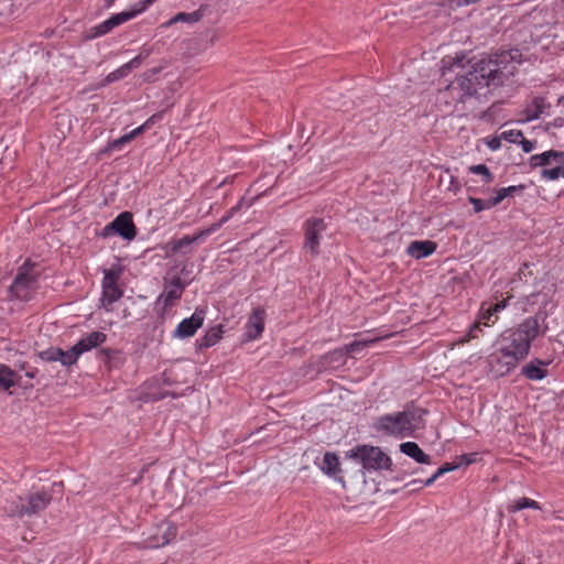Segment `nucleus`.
Here are the masks:
<instances>
[{
    "label": "nucleus",
    "instance_id": "9d476101",
    "mask_svg": "<svg viewBox=\"0 0 564 564\" xmlns=\"http://www.w3.org/2000/svg\"><path fill=\"white\" fill-rule=\"evenodd\" d=\"M176 534L177 528L174 523L162 521L143 532L144 544L149 549H159L174 540Z\"/></svg>",
    "mask_w": 564,
    "mask_h": 564
},
{
    "label": "nucleus",
    "instance_id": "0e129e2a",
    "mask_svg": "<svg viewBox=\"0 0 564 564\" xmlns=\"http://www.w3.org/2000/svg\"><path fill=\"white\" fill-rule=\"evenodd\" d=\"M36 373H37V370H36V369H33V370H29V371H26V372H25V376H26L28 378H30V379H33V378H35Z\"/></svg>",
    "mask_w": 564,
    "mask_h": 564
},
{
    "label": "nucleus",
    "instance_id": "c9c22d12",
    "mask_svg": "<svg viewBox=\"0 0 564 564\" xmlns=\"http://www.w3.org/2000/svg\"><path fill=\"white\" fill-rule=\"evenodd\" d=\"M527 508H530V509H533V510H541V506L538 501L531 499V498H528V497H522V498H519L517 500H514L510 506H509V511L510 512H517V511H520V510H523V509H527Z\"/></svg>",
    "mask_w": 564,
    "mask_h": 564
},
{
    "label": "nucleus",
    "instance_id": "ddd939ff",
    "mask_svg": "<svg viewBox=\"0 0 564 564\" xmlns=\"http://www.w3.org/2000/svg\"><path fill=\"white\" fill-rule=\"evenodd\" d=\"M327 225L323 218L311 217L304 224V249H307L313 257L319 254L321 237Z\"/></svg>",
    "mask_w": 564,
    "mask_h": 564
},
{
    "label": "nucleus",
    "instance_id": "f257e3e1",
    "mask_svg": "<svg viewBox=\"0 0 564 564\" xmlns=\"http://www.w3.org/2000/svg\"><path fill=\"white\" fill-rule=\"evenodd\" d=\"M427 414V410L414 402H409L402 411L377 417L373 427L377 432L395 438L411 437L415 431L425 427V416Z\"/></svg>",
    "mask_w": 564,
    "mask_h": 564
},
{
    "label": "nucleus",
    "instance_id": "393cba45",
    "mask_svg": "<svg viewBox=\"0 0 564 564\" xmlns=\"http://www.w3.org/2000/svg\"><path fill=\"white\" fill-rule=\"evenodd\" d=\"M107 340V335L99 330H94L87 333L84 337H82L75 345L78 348L79 352L83 355L85 352L90 351L94 348H97L105 344Z\"/></svg>",
    "mask_w": 564,
    "mask_h": 564
},
{
    "label": "nucleus",
    "instance_id": "58836bf2",
    "mask_svg": "<svg viewBox=\"0 0 564 564\" xmlns=\"http://www.w3.org/2000/svg\"><path fill=\"white\" fill-rule=\"evenodd\" d=\"M61 348L50 347L39 352V357L44 361H59Z\"/></svg>",
    "mask_w": 564,
    "mask_h": 564
},
{
    "label": "nucleus",
    "instance_id": "e2e57ef3",
    "mask_svg": "<svg viewBox=\"0 0 564 564\" xmlns=\"http://www.w3.org/2000/svg\"><path fill=\"white\" fill-rule=\"evenodd\" d=\"M436 481V479L431 476L430 478H427L426 480H423L422 482V487H430L432 486L434 482Z\"/></svg>",
    "mask_w": 564,
    "mask_h": 564
},
{
    "label": "nucleus",
    "instance_id": "37998d69",
    "mask_svg": "<svg viewBox=\"0 0 564 564\" xmlns=\"http://www.w3.org/2000/svg\"><path fill=\"white\" fill-rule=\"evenodd\" d=\"M501 141H502L501 134L487 137L484 139V143L492 152L498 151L501 148Z\"/></svg>",
    "mask_w": 564,
    "mask_h": 564
},
{
    "label": "nucleus",
    "instance_id": "6ab92c4d",
    "mask_svg": "<svg viewBox=\"0 0 564 564\" xmlns=\"http://www.w3.org/2000/svg\"><path fill=\"white\" fill-rule=\"evenodd\" d=\"M156 1L158 0H140L132 4L130 10L111 14L109 19L113 29L145 12Z\"/></svg>",
    "mask_w": 564,
    "mask_h": 564
},
{
    "label": "nucleus",
    "instance_id": "de8ad7c7",
    "mask_svg": "<svg viewBox=\"0 0 564 564\" xmlns=\"http://www.w3.org/2000/svg\"><path fill=\"white\" fill-rule=\"evenodd\" d=\"M521 145V149L524 153H530L532 152L534 149H535V144L536 142L535 141H531V140H528L525 139L523 135L522 138L519 140V143Z\"/></svg>",
    "mask_w": 564,
    "mask_h": 564
},
{
    "label": "nucleus",
    "instance_id": "b1692460",
    "mask_svg": "<svg viewBox=\"0 0 564 564\" xmlns=\"http://www.w3.org/2000/svg\"><path fill=\"white\" fill-rule=\"evenodd\" d=\"M224 335V326L221 324L215 325L208 328L200 337L195 341L197 350H204L215 346Z\"/></svg>",
    "mask_w": 564,
    "mask_h": 564
},
{
    "label": "nucleus",
    "instance_id": "a211bd4d",
    "mask_svg": "<svg viewBox=\"0 0 564 564\" xmlns=\"http://www.w3.org/2000/svg\"><path fill=\"white\" fill-rule=\"evenodd\" d=\"M111 228H115L116 235L128 241L133 240L137 236V227L133 223V216L130 212L120 213L111 221Z\"/></svg>",
    "mask_w": 564,
    "mask_h": 564
},
{
    "label": "nucleus",
    "instance_id": "338daca9",
    "mask_svg": "<svg viewBox=\"0 0 564 564\" xmlns=\"http://www.w3.org/2000/svg\"><path fill=\"white\" fill-rule=\"evenodd\" d=\"M181 273L184 275V279H186V280L191 279V278L188 276L189 272L187 271L186 267H183V268L181 269Z\"/></svg>",
    "mask_w": 564,
    "mask_h": 564
},
{
    "label": "nucleus",
    "instance_id": "f3484780",
    "mask_svg": "<svg viewBox=\"0 0 564 564\" xmlns=\"http://www.w3.org/2000/svg\"><path fill=\"white\" fill-rule=\"evenodd\" d=\"M265 310L261 306L252 310L245 325L243 337L246 341L256 340L262 336L265 325Z\"/></svg>",
    "mask_w": 564,
    "mask_h": 564
},
{
    "label": "nucleus",
    "instance_id": "4468645a",
    "mask_svg": "<svg viewBox=\"0 0 564 564\" xmlns=\"http://www.w3.org/2000/svg\"><path fill=\"white\" fill-rule=\"evenodd\" d=\"M555 292L556 286L554 283H545L539 290L527 296V304L530 306H538L539 315H543V318H545L555 307V304L553 303Z\"/></svg>",
    "mask_w": 564,
    "mask_h": 564
},
{
    "label": "nucleus",
    "instance_id": "bf43d9fd",
    "mask_svg": "<svg viewBox=\"0 0 564 564\" xmlns=\"http://www.w3.org/2000/svg\"><path fill=\"white\" fill-rule=\"evenodd\" d=\"M480 332H481L480 324L475 323L469 327L467 334H471L473 339H475L478 337V333H480Z\"/></svg>",
    "mask_w": 564,
    "mask_h": 564
},
{
    "label": "nucleus",
    "instance_id": "4d7b16f0",
    "mask_svg": "<svg viewBox=\"0 0 564 564\" xmlns=\"http://www.w3.org/2000/svg\"><path fill=\"white\" fill-rule=\"evenodd\" d=\"M366 345V341H352L349 345H347V351H356L359 348H364Z\"/></svg>",
    "mask_w": 564,
    "mask_h": 564
},
{
    "label": "nucleus",
    "instance_id": "69168bd1",
    "mask_svg": "<svg viewBox=\"0 0 564 564\" xmlns=\"http://www.w3.org/2000/svg\"><path fill=\"white\" fill-rule=\"evenodd\" d=\"M444 475V469L441 467L432 475L435 479H438L441 476Z\"/></svg>",
    "mask_w": 564,
    "mask_h": 564
},
{
    "label": "nucleus",
    "instance_id": "dca6fc26",
    "mask_svg": "<svg viewBox=\"0 0 564 564\" xmlns=\"http://www.w3.org/2000/svg\"><path fill=\"white\" fill-rule=\"evenodd\" d=\"M205 321V314L203 311H195L189 317L182 319L174 332L172 333L173 338L181 340L193 337L196 332L203 326Z\"/></svg>",
    "mask_w": 564,
    "mask_h": 564
},
{
    "label": "nucleus",
    "instance_id": "2eb2a0df",
    "mask_svg": "<svg viewBox=\"0 0 564 564\" xmlns=\"http://www.w3.org/2000/svg\"><path fill=\"white\" fill-rule=\"evenodd\" d=\"M213 229H205L197 231L194 236L185 235L182 238H173L165 246V256L173 257L175 254L187 256L192 252V245L202 238L209 236Z\"/></svg>",
    "mask_w": 564,
    "mask_h": 564
},
{
    "label": "nucleus",
    "instance_id": "603ef678",
    "mask_svg": "<svg viewBox=\"0 0 564 564\" xmlns=\"http://www.w3.org/2000/svg\"><path fill=\"white\" fill-rule=\"evenodd\" d=\"M96 235L101 238H108L112 235H116V232H115V228H111V223H109Z\"/></svg>",
    "mask_w": 564,
    "mask_h": 564
},
{
    "label": "nucleus",
    "instance_id": "8fccbe9b",
    "mask_svg": "<svg viewBox=\"0 0 564 564\" xmlns=\"http://www.w3.org/2000/svg\"><path fill=\"white\" fill-rule=\"evenodd\" d=\"M479 0H448V6L451 9H455V8H459V7L469 6V4L476 3Z\"/></svg>",
    "mask_w": 564,
    "mask_h": 564
},
{
    "label": "nucleus",
    "instance_id": "7c9ffc66",
    "mask_svg": "<svg viewBox=\"0 0 564 564\" xmlns=\"http://www.w3.org/2000/svg\"><path fill=\"white\" fill-rule=\"evenodd\" d=\"M99 358L104 361L105 366L109 369L112 366H119L124 362V357L122 356V351L113 348H101L98 351Z\"/></svg>",
    "mask_w": 564,
    "mask_h": 564
},
{
    "label": "nucleus",
    "instance_id": "aec40b11",
    "mask_svg": "<svg viewBox=\"0 0 564 564\" xmlns=\"http://www.w3.org/2000/svg\"><path fill=\"white\" fill-rule=\"evenodd\" d=\"M550 361L534 358L521 368V375L530 381H541L547 377Z\"/></svg>",
    "mask_w": 564,
    "mask_h": 564
},
{
    "label": "nucleus",
    "instance_id": "f704fd0d",
    "mask_svg": "<svg viewBox=\"0 0 564 564\" xmlns=\"http://www.w3.org/2000/svg\"><path fill=\"white\" fill-rule=\"evenodd\" d=\"M80 356L82 354L79 352L76 345L72 346V348L68 350H63L61 348L59 362L64 367H70L77 364Z\"/></svg>",
    "mask_w": 564,
    "mask_h": 564
},
{
    "label": "nucleus",
    "instance_id": "cd10ccee",
    "mask_svg": "<svg viewBox=\"0 0 564 564\" xmlns=\"http://www.w3.org/2000/svg\"><path fill=\"white\" fill-rule=\"evenodd\" d=\"M400 452L419 464H431V456L424 453L415 442L409 441L400 444Z\"/></svg>",
    "mask_w": 564,
    "mask_h": 564
},
{
    "label": "nucleus",
    "instance_id": "680f3d73",
    "mask_svg": "<svg viewBox=\"0 0 564 564\" xmlns=\"http://www.w3.org/2000/svg\"><path fill=\"white\" fill-rule=\"evenodd\" d=\"M459 465L458 464H455V465H452L449 463H446L444 464L441 468L444 469V474L446 473H449V471H453L455 470L456 468H458Z\"/></svg>",
    "mask_w": 564,
    "mask_h": 564
},
{
    "label": "nucleus",
    "instance_id": "0eeeda50",
    "mask_svg": "<svg viewBox=\"0 0 564 564\" xmlns=\"http://www.w3.org/2000/svg\"><path fill=\"white\" fill-rule=\"evenodd\" d=\"M529 165L531 169L544 167L541 171V178L544 181L564 178V151L549 150L531 155Z\"/></svg>",
    "mask_w": 564,
    "mask_h": 564
},
{
    "label": "nucleus",
    "instance_id": "5701e85b",
    "mask_svg": "<svg viewBox=\"0 0 564 564\" xmlns=\"http://www.w3.org/2000/svg\"><path fill=\"white\" fill-rule=\"evenodd\" d=\"M52 501V496L47 491H40L29 496L28 505L24 506L25 514L32 516L47 508Z\"/></svg>",
    "mask_w": 564,
    "mask_h": 564
},
{
    "label": "nucleus",
    "instance_id": "3c124183",
    "mask_svg": "<svg viewBox=\"0 0 564 564\" xmlns=\"http://www.w3.org/2000/svg\"><path fill=\"white\" fill-rule=\"evenodd\" d=\"M164 398V393L162 392H143V397H142V400L145 401V402H149V401H156V400H161Z\"/></svg>",
    "mask_w": 564,
    "mask_h": 564
},
{
    "label": "nucleus",
    "instance_id": "6e6d98bb",
    "mask_svg": "<svg viewBox=\"0 0 564 564\" xmlns=\"http://www.w3.org/2000/svg\"><path fill=\"white\" fill-rule=\"evenodd\" d=\"M130 141H131V138H129V133H126L122 137L116 139L111 143V147L115 148V149H119L123 143H127V142H130Z\"/></svg>",
    "mask_w": 564,
    "mask_h": 564
},
{
    "label": "nucleus",
    "instance_id": "864d4df0",
    "mask_svg": "<svg viewBox=\"0 0 564 564\" xmlns=\"http://www.w3.org/2000/svg\"><path fill=\"white\" fill-rule=\"evenodd\" d=\"M142 57L141 55L134 56L129 62L124 63V65L128 67V70L131 73L132 69L138 68L141 65Z\"/></svg>",
    "mask_w": 564,
    "mask_h": 564
},
{
    "label": "nucleus",
    "instance_id": "4be33fe9",
    "mask_svg": "<svg viewBox=\"0 0 564 564\" xmlns=\"http://www.w3.org/2000/svg\"><path fill=\"white\" fill-rule=\"evenodd\" d=\"M437 243L432 240H414L406 248V253L413 259L420 260L435 252Z\"/></svg>",
    "mask_w": 564,
    "mask_h": 564
},
{
    "label": "nucleus",
    "instance_id": "72a5a7b5",
    "mask_svg": "<svg viewBox=\"0 0 564 564\" xmlns=\"http://www.w3.org/2000/svg\"><path fill=\"white\" fill-rule=\"evenodd\" d=\"M3 511L8 517H23L25 514V510L21 497L13 495L11 500L7 501V505L3 507Z\"/></svg>",
    "mask_w": 564,
    "mask_h": 564
},
{
    "label": "nucleus",
    "instance_id": "774afa93",
    "mask_svg": "<svg viewBox=\"0 0 564 564\" xmlns=\"http://www.w3.org/2000/svg\"><path fill=\"white\" fill-rule=\"evenodd\" d=\"M422 482H423V480H421V479H413L409 485H415V486L420 485V488H423Z\"/></svg>",
    "mask_w": 564,
    "mask_h": 564
},
{
    "label": "nucleus",
    "instance_id": "4c0bfd02",
    "mask_svg": "<svg viewBox=\"0 0 564 564\" xmlns=\"http://www.w3.org/2000/svg\"><path fill=\"white\" fill-rule=\"evenodd\" d=\"M129 74H130V72L128 70V67L124 64H122L121 66H119L115 70L110 72L106 76V83L110 84V83L117 82L119 79L127 77Z\"/></svg>",
    "mask_w": 564,
    "mask_h": 564
},
{
    "label": "nucleus",
    "instance_id": "a878e982",
    "mask_svg": "<svg viewBox=\"0 0 564 564\" xmlns=\"http://www.w3.org/2000/svg\"><path fill=\"white\" fill-rule=\"evenodd\" d=\"M107 340V335L99 330H94L87 333L84 337H82L75 345L78 348L79 352L83 355L85 352L90 351L94 348H97L105 344Z\"/></svg>",
    "mask_w": 564,
    "mask_h": 564
},
{
    "label": "nucleus",
    "instance_id": "79ce46f5",
    "mask_svg": "<svg viewBox=\"0 0 564 564\" xmlns=\"http://www.w3.org/2000/svg\"><path fill=\"white\" fill-rule=\"evenodd\" d=\"M487 304L484 303L480 307V323L485 326H489L490 324H494L497 321V314H490L486 312Z\"/></svg>",
    "mask_w": 564,
    "mask_h": 564
},
{
    "label": "nucleus",
    "instance_id": "412c9836",
    "mask_svg": "<svg viewBox=\"0 0 564 564\" xmlns=\"http://www.w3.org/2000/svg\"><path fill=\"white\" fill-rule=\"evenodd\" d=\"M270 187L265 188L262 192H259L257 195L248 198L243 196L239 199V202L232 206L217 224H214L209 229H213V232L220 228L225 223H227L235 214H237L242 208H250L261 196L265 195Z\"/></svg>",
    "mask_w": 564,
    "mask_h": 564
},
{
    "label": "nucleus",
    "instance_id": "49530a36",
    "mask_svg": "<svg viewBox=\"0 0 564 564\" xmlns=\"http://www.w3.org/2000/svg\"><path fill=\"white\" fill-rule=\"evenodd\" d=\"M478 454L477 453H469V454H463L459 456V463L458 465H466L469 466L477 462Z\"/></svg>",
    "mask_w": 564,
    "mask_h": 564
},
{
    "label": "nucleus",
    "instance_id": "7ed1b4c3",
    "mask_svg": "<svg viewBox=\"0 0 564 564\" xmlns=\"http://www.w3.org/2000/svg\"><path fill=\"white\" fill-rule=\"evenodd\" d=\"M479 61L482 64L480 72H485L490 77L492 86H499L505 78L514 74L518 66L522 64L523 56L519 48H510L484 56Z\"/></svg>",
    "mask_w": 564,
    "mask_h": 564
},
{
    "label": "nucleus",
    "instance_id": "ea45409f",
    "mask_svg": "<svg viewBox=\"0 0 564 564\" xmlns=\"http://www.w3.org/2000/svg\"><path fill=\"white\" fill-rule=\"evenodd\" d=\"M500 134H501L502 140L507 141L509 143H513V144H518L519 140L523 135L522 131L518 130V129L506 130V131H502Z\"/></svg>",
    "mask_w": 564,
    "mask_h": 564
},
{
    "label": "nucleus",
    "instance_id": "bb28decb",
    "mask_svg": "<svg viewBox=\"0 0 564 564\" xmlns=\"http://www.w3.org/2000/svg\"><path fill=\"white\" fill-rule=\"evenodd\" d=\"M549 107L550 105L546 102L545 98L541 96L534 97L524 110L525 118L523 120H519V122L525 123L539 119Z\"/></svg>",
    "mask_w": 564,
    "mask_h": 564
},
{
    "label": "nucleus",
    "instance_id": "6e6552de",
    "mask_svg": "<svg viewBox=\"0 0 564 564\" xmlns=\"http://www.w3.org/2000/svg\"><path fill=\"white\" fill-rule=\"evenodd\" d=\"M467 100L468 97L456 78L451 80L443 89H440L436 96L440 110L446 113L464 110V104Z\"/></svg>",
    "mask_w": 564,
    "mask_h": 564
},
{
    "label": "nucleus",
    "instance_id": "c03bdc74",
    "mask_svg": "<svg viewBox=\"0 0 564 564\" xmlns=\"http://www.w3.org/2000/svg\"><path fill=\"white\" fill-rule=\"evenodd\" d=\"M509 305V299L501 300L497 303H490L487 305L486 312L490 314H498Z\"/></svg>",
    "mask_w": 564,
    "mask_h": 564
},
{
    "label": "nucleus",
    "instance_id": "13d9d810",
    "mask_svg": "<svg viewBox=\"0 0 564 564\" xmlns=\"http://www.w3.org/2000/svg\"><path fill=\"white\" fill-rule=\"evenodd\" d=\"M144 131H147L145 127H143V124H141L129 132V138H131V140H133L134 138L142 134Z\"/></svg>",
    "mask_w": 564,
    "mask_h": 564
},
{
    "label": "nucleus",
    "instance_id": "a18cd8bd",
    "mask_svg": "<svg viewBox=\"0 0 564 564\" xmlns=\"http://www.w3.org/2000/svg\"><path fill=\"white\" fill-rule=\"evenodd\" d=\"M164 110L158 111L149 117L142 124L145 127V130L151 129L155 123L160 122L164 117Z\"/></svg>",
    "mask_w": 564,
    "mask_h": 564
},
{
    "label": "nucleus",
    "instance_id": "473e14b6",
    "mask_svg": "<svg viewBox=\"0 0 564 564\" xmlns=\"http://www.w3.org/2000/svg\"><path fill=\"white\" fill-rule=\"evenodd\" d=\"M525 188L524 185H511L508 187H501L496 191V195L489 198V206L499 205L505 198L513 196L516 193H520Z\"/></svg>",
    "mask_w": 564,
    "mask_h": 564
},
{
    "label": "nucleus",
    "instance_id": "c756f323",
    "mask_svg": "<svg viewBox=\"0 0 564 564\" xmlns=\"http://www.w3.org/2000/svg\"><path fill=\"white\" fill-rule=\"evenodd\" d=\"M321 470L329 477H336L340 473L339 457L334 452H326L323 456Z\"/></svg>",
    "mask_w": 564,
    "mask_h": 564
},
{
    "label": "nucleus",
    "instance_id": "5fc2aeb1",
    "mask_svg": "<svg viewBox=\"0 0 564 564\" xmlns=\"http://www.w3.org/2000/svg\"><path fill=\"white\" fill-rule=\"evenodd\" d=\"M473 339V335L471 334H465L464 336L457 338L456 340H454L451 346L452 348H454L455 346H462V345H465L466 343L470 341Z\"/></svg>",
    "mask_w": 564,
    "mask_h": 564
},
{
    "label": "nucleus",
    "instance_id": "052dcab7",
    "mask_svg": "<svg viewBox=\"0 0 564 564\" xmlns=\"http://www.w3.org/2000/svg\"><path fill=\"white\" fill-rule=\"evenodd\" d=\"M100 23H101V25H102L104 30H105L107 33H109V32H111V31L113 30V26H112V24H111V22H110V19H109V18H108V19H106V20H104V21H102V22H100Z\"/></svg>",
    "mask_w": 564,
    "mask_h": 564
},
{
    "label": "nucleus",
    "instance_id": "a19ab883",
    "mask_svg": "<svg viewBox=\"0 0 564 564\" xmlns=\"http://www.w3.org/2000/svg\"><path fill=\"white\" fill-rule=\"evenodd\" d=\"M468 200L473 205L475 213H480L485 209H490L494 207V206H489V199L484 200L481 198H476V197L469 196Z\"/></svg>",
    "mask_w": 564,
    "mask_h": 564
},
{
    "label": "nucleus",
    "instance_id": "423d86ee",
    "mask_svg": "<svg viewBox=\"0 0 564 564\" xmlns=\"http://www.w3.org/2000/svg\"><path fill=\"white\" fill-rule=\"evenodd\" d=\"M460 59H457L452 66L457 65L460 69L456 73L455 78L458 85L464 89V93L468 99L475 97L478 91L485 87L492 85V82L485 72H480L482 64L480 61H476L468 68L460 65Z\"/></svg>",
    "mask_w": 564,
    "mask_h": 564
},
{
    "label": "nucleus",
    "instance_id": "39448f33",
    "mask_svg": "<svg viewBox=\"0 0 564 564\" xmlns=\"http://www.w3.org/2000/svg\"><path fill=\"white\" fill-rule=\"evenodd\" d=\"M346 457L361 465L366 473L389 470L392 466L391 457L380 447L372 445H356L346 452Z\"/></svg>",
    "mask_w": 564,
    "mask_h": 564
},
{
    "label": "nucleus",
    "instance_id": "c85d7f7f",
    "mask_svg": "<svg viewBox=\"0 0 564 564\" xmlns=\"http://www.w3.org/2000/svg\"><path fill=\"white\" fill-rule=\"evenodd\" d=\"M21 377L12 370L9 366L1 364L0 365V388L11 394V388L19 384V379Z\"/></svg>",
    "mask_w": 564,
    "mask_h": 564
},
{
    "label": "nucleus",
    "instance_id": "1a4fd4ad",
    "mask_svg": "<svg viewBox=\"0 0 564 564\" xmlns=\"http://www.w3.org/2000/svg\"><path fill=\"white\" fill-rule=\"evenodd\" d=\"M194 281V278L188 280L182 279L178 275L172 276L170 279H165L164 289L162 293L158 296L156 303H162V313L165 314L175 303L182 297L186 286H188Z\"/></svg>",
    "mask_w": 564,
    "mask_h": 564
},
{
    "label": "nucleus",
    "instance_id": "e433bc0d",
    "mask_svg": "<svg viewBox=\"0 0 564 564\" xmlns=\"http://www.w3.org/2000/svg\"><path fill=\"white\" fill-rule=\"evenodd\" d=\"M468 172L476 175H481L485 183L494 181V174L486 164H476L468 167Z\"/></svg>",
    "mask_w": 564,
    "mask_h": 564
},
{
    "label": "nucleus",
    "instance_id": "f03ea898",
    "mask_svg": "<svg viewBox=\"0 0 564 564\" xmlns=\"http://www.w3.org/2000/svg\"><path fill=\"white\" fill-rule=\"evenodd\" d=\"M539 315L529 316L517 327L502 332L495 344L520 364L528 357L532 341L539 336Z\"/></svg>",
    "mask_w": 564,
    "mask_h": 564
},
{
    "label": "nucleus",
    "instance_id": "f8f14e48",
    "mask_svg": "<svg viewBox=\"0 0 564 564\" xmlns=\"http://www.w3.org/2000/svg\"><path fill=\"white\" fill-rule=\"evenodd\" d=\"M519 364L506 351L494 344L492 351L487 356V369L495 378H502L511 373Z\"/></svg>",
    "mask_w": 564,
    "mask_h": 564
},
{
    "label": "nucleus",
    "instance_id": "2f4dec72",
    "mask_svg": "<svg viewBox=\"0 0 564 564\" xmlns=\"http://www.w3.org/2000/svg\"><path fill=\"white\" fill-rule=\"evenodd\" d=\"M206 7L200 6L196 11L193 12H180L176 15H174L169 22V25H172L177 22H186L189 24H194L199 22L205 14Z\"/></svg>",
    "mask_w": 564,
    "mask_h": 564
},
{
    "label": "nucleus",
    "instance_id": "9b49d317",
    "mask_svg": "<svg viewBox=\"0 0 564 564\" xmlns=\"http://www.w3.org/2000/svg\"><path fill=\"white\" fill-rule=\"evenodd\" d=\"M119 278L120 272L111 269L104 270L101 280V302L107 312L112 311V304L119 301L123 295V291L118 285Z\"/></svg>",
    "mask_w": 564,
    "mask_h": 564
},
{
    "label": "nucleus",
    "instance_id": "20e7f679",
    "mask_svg": "<svg viewBox=\"0 0 564 564\" xmlns=\"http://www.w3.org/2000/svg\"><path fill=\"white\" fill-rule=\"evenodd\" d=\"M35 262L26 259L17 270V274L7 290L10 302L28 303L40 288V273L35 272Z\"/></svg>",
    "mask_w": 564,
    "mask_h": 564
},
{
    "label": "nucleus",
    "instance_id": "09e8293b",
    "mask_svg": "<svg viewBox=\"0 0 564 564\" xmlns=\"http://www.w3.org/2000/svg\"><path fill=\"white\" fill-rule=\"evenodd\" d=\"M106 34H108V33L104 30L101 23L94 25L89 30V39H97V37L106 35Z\"/></svg>",
    "mask_w": 564,
    "mask_h": 564
}]
</instances>
